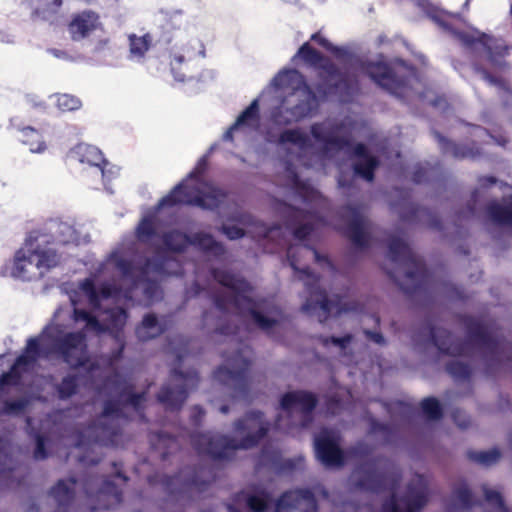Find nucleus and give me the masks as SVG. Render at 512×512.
I'll return each mask as SVG.
<instances>
[{"instance_id":"f257e3e1","label":"nucleus","mask_w":512,"mask_h":512,"mask_svg":"<svg viewBox=\"0 0 512 512\" xmlns=\"http://www.w3.org/2000/svg\"><path fill=\"white\" fill-rule=\"evenodd\" d=\"M300 58L305 64L318 69L321 82L315 85V91L307 83L305 76L297 69H283L272 79L277 90H291L284 97L283 106L273 110L271 118L278 126H288L317 113L320 101L331 95H338L348 101L358 90V81L348 73L340 71L328 57L313 48L309 42L303 43L292 57L294 62Z\"/></svg>"},{"instance_id":"f03ea898","label":"nucleus","mask_w":512,"mask_h":512,"mask_svg":"<svg viewBox=\"0 0 512 512\" xmlns=\"http://www.w3.org/2000/svg\"><path fill=\"white\" fill-rule=\"evenodd\" d=\"M459 320L466 330V341L454 339L447 329L429 326L431 341L441 354L466 356L468 344H472L485 350L483 373L487 377L512 370V345L500 340L489 323L472 315H461Z\"/></svg>"},{"instance_id":"7ed1b4c3","label":"nucleus","mask_w":512,"mask_h":512,"mask_svg":"<svg viewBox=\"0 0 512 512\" xmlns=\"http://www.w3.org/2000/svg\"><path fill=\"white\" fill-rule=\"evenodd\" d=\"M40 357L59 359L72 369L85 367L88 362L86 333L65 331L59 324L45 326L39 337L27 340L24 354L16 359L17 364L28 365Z\"/></svg>"},{"instance_id":"20e7f679","label":"nucleus","mask_w":512,"mask_h":512,"mask_svg":"<svg viewBox=\"0 0 512 512\" xmlns=\"http://www.w3.org/2000/svg\"><path fill=\"white\" fill-rule=\"evenodd\" d=\"M463 43L471 49V64L473 70L480 74L490 85L496 86L509 95H512V88L509 82L495 76V72H505L512 67V46L507 45L503 40L482 34L480 37L464 35Z\"/></svg>"},{"instance_id":"39448f33","label":"nucleus","mask_w":512,"mask_h":512,"mask_svg":"<svg viewBox=\"0 0 512 512\" xmlns=\"http://www.w3.org/2000/svg\"><path fill=\"white\" fill-rule=\"evenodd\" d=\"M62 228L69 229L70 227L64 223L51 220L44 229L32 230L29 233L25 241V247L15 254L14 273L16 276L23 280H31L34 273L29 271L30 266L38 269L39 275H43L44 270H49L58 265L59 256L49 245L56 240L52 231H62Z\"/></svg>"},{"instance_id":"423d86ee","label":"nucleus","mask_w":512,"mask_h":512,"mask_svg":"<svg viewBox=\"0 0 512 512\" xmlns=\"http://www.w3.org/2000/svg\"><path fill=\"white\" fill-rule=\"evenodd\" d=\"M214 280L221 286L233 292L232 296L219 292L213 295V302L218 310L227 312L228 306H233L241 315L248 314L260 329L268 331L278 322L258 311L256 301L249 296L253 287L244 277L234 274L228 270L214 268L211 271Z\"/></svg>"},{"instance_id":"0eeeda50","label":"nucleus","mask_w":512,"mask_h":512,"mask_svg":"<svg viewBox=\"0 0 512 512\" xmlns=\"http://www.w3.org/2000/svg\"><path fill=\"white\" fill-rule=\"evenodd\" d=\"M258 419L250 417L240 420L235 430L237 440L208 433L193 436V444L200 453L208 454L216 459H228L235 450L250 448L265 435L266 430Z\"/></svg>"},{"instance_id":"6e6552de","label":"nucleus","mask_w":512,"mask_h":512,"mask_svg":"<svg viewBox=\"0 0 512 512\" xmlns=\"http://www.w3.org/2000/svg\"><path fill=\"white\" fill-rule=\"evenodd\" d=\"M388 250L392 262L402 263L407 268L406 278L410 283H401L393 272L388 271L387 274L390 279L409 297L427 292L430 273L424 261L399 237H392L389 240Z\"/></svg>"},{"instance_id":"1a4fd4ad","label":"nucleus","mask_w":512,"mask_h":512,"mask_svg":"<svg viewBox=\"0 0 512 512\" xmlns=\"http://www.w3.org/2000/svg\"><path fill=\"white\" fill-rule=\"evenodd\" d=\"M296 250L293 246L287 249V260L291 268L299 274V279L305 281L306 290L310 295L301 309L306 313H312L320 309L323 312V316L319 317L321 323H324L332 312H335L336 315L346 312L348 309L341 304L339 297H336L335 300L328 298L326 291L319 285V277L309 267L300 269L297 266Z\"/></svg>"},{"instance_id":"9d476101","label":"nucleus","mask_w":512,"mask_h":512,"mask_svg":"<svg viewBox=\"0 0 512 512\" xmlns=\"http://www.w3.org/2000/svg\"><path fill=\"white\" fill-rule=\"evenodd\" d=\"M206 188V191H202L183 180L159 200L157 209L162 210L179 205L196 206L207 210L219 208L227 198V193L214 185L207 184Z\"/></svg>"},{"instance_id":"9b49d317","label":"nucleus","mask_w":512,"mask_h":512,"mask_svg":"<svg viewBox=\"0 0 512 512\" xmlns=\"http://www.w3.org/2000/svg\"><path fill=\"white\" fill-rule=\"evenodd\" d=\"M362 70L378 87L396 96L403 94L414 73V68L402 59L370 61Z\"/></svg>"},{"instance_id":"f8f14e48","label":"nucleus","mask_w":512,"mask_h":512,"mask_svg":"<svg viewBox=\"0 0 512 512\" xmlns=\"http://www.w3.org/2000/svg\"><path fill=\"white\" fill-rule=\"evenodd\" d=\"M498 183L502 197L500 200L494 199L489 201L485 206V214L494 225L512 228V186L499 182L494 176H481L478 178V187L472 192L471 200L467 206L469 214H475L476 204L481 192Z\"/></svg>"},{"instance_id":"ddd939ff","label":"nucleus","mask_w":512,"mask_h":512,"mask_svg":"<svg viewBox=\"0 0 512 512\" xmlns=\"http://www.w3.org/2000/svg\"><path fill=\"white\" fill-rule=\"evenodd\" d=\"M468 134L473 138L471 143L462 144L455 143L447 138H445L441 133L435 131L434 136L437 140L440 149L443 154H449L455 159H475L482 154L481 144L487 143V139H492L497 145L505 147L509 139L503 134L499 133L497 135L491 134L487 129L479 126V125H469Z\"/></svg>"},{"instance_id":"4468645a","label":"nucleus","mask_w":512,"mask_h":512,"mask_svg":"<svg viewBox=\"0 0 512 512\" xmlns=\"http://www.w3.org/2000/svg\"><path fill=\"white\" fill-rule=\"evenodd\" d=\"M229 367L219 366L214 371V378L220 383L230 386L235 398L250 400L249 390V369L251 361L243 356L241 351H237L229 359Z\"/></svg>"},{"instance_id":"2eb2a0df","label":"nucleus","mask_w":512,"mask_h":512,"mask_svg":"<svg viewBox=\"0 0 512 512\" xmlns=\"http://www.w3.org/2000/svg\"><path fill=\"white\" fill-rule=\"evenodd\" d=\"M391 489L392 498L384 504L382 512H417L427 502V480L422 475H415L403 498L398 495L396 483L392 484Z\"/></svg>"},{"instance_id":"dca6fc26","label":"nucleus","mask_w":512,"mask_h":512,"mask_svg":"<svg viewBox=\"0 0 512 512\" xmlns=\"http://www.w3.org/2000/svg\"><path fill=\"white\" fill-rule=\"evenodd\" d=\"M172 374L183 383L163 385L157 393V400L166 411L176 412L181 409L188 397V387L197 385L199 377L195 370L183 373L179 369H174Z\"/></svg>"},{"instance_id":"f3484780","label":"nucleus","mask_w":512,"mask_h":512,"mask_svg":"<svg viewBox=\"0 0 512 512\" xmlns=\"http://www.w3.org/2000/svg\"><path fill=\"white\" fill-rule=\"evenodd\" d=\"M180 45H174L170 49V66L175 80L183 82L186 74L181 71V66L197 57H205V45L195 37L180 39Z\"/></svg>"},{"instance_id":"a211bd4d","label":"nucleus","mask_w":512,"mask_h":512,"mask_svg":"<svg viewBox=\"0 0 512 512\" xmlns=\"http://www.w3.org/2000/svg\"><path fill=\"white\" fill-rule=\"evenodd\" d=\"M339 439L338 432L329 429H323L315 436L316 457L326 467H338L343 464L344 454L340 449Z\"/></svg>"},{"instance_id":"6ab92c4d","label":"nucleus","mask_w":512,"mask_h":512,"mask_svg":"<svg viewBox=\"0 0 512 512\" xmlns=\"http://www.w3.org/2000/svg\"><path fill=\"white\" fill-rule=\"evenodd\" d=\"M339 216L347 222L344 235L358 248H367L370 237L365 231L366 220L357 206L345 205L340 208Z\"/></svg>"},{"instance_id":"aec40b11","label":"nucleus","mask_w":512,"mask_h":512,"mask_svg":"<svg viewBox=\"0 0 512 512\" xmlns=\"http://www.w3.org/2000/svg\"><path fill=\"white\" fill-rule=\"evenodd\" d=\"M102 29L100 15L89 9L74 13L67 25L70 38L76 42L86 39Z\"/></svg>"},{"instance_id":"412c9836","label":"nucleus","mask_w":512,"mask_h":512,"mask_svg":"<svg viewBox=\"0 0 512 512\" xmlns=\"http://www.w3.org/2000/svg\"><path fill=\"white\" fill-rule=\"evenodd\" d=\"M319 402L317 395L306 390H294L284 393L280 398V408L287 413L300 412L302 416H311Z\"/></svg>"},{"instance_id":"4be33fe9","label":"nucleus","mask_w":512,"mask_h":512,"mask_svg":"<svg viewBox=\"0 0 512 512\" xmlns=\"http://www.w3.org/2000/svg\"><path fill=\"white\" fill-rule=\"evenodd\" d=\"M312 137L323 144L325 152L349 151L352 147V138L350 136H338L335 129L326 130L323 123H314L310 127Z\"/></svg>"},{"instance_id":"5701e85b","label":"nucleus","mask_w":512,"mask_h":512,"mask_svg":"<svg viewBox=\"0 0 512 512\" xmlns=\"http://www.w3.org/2000/svg\"><path fill=\"white\" fill-rule=\"evenodd\" d=\"M275 512H316V503L309 491L285 493L276 505Z\"/></svg>"},{"instance_id":"b1692460","label":"nucleus","mask_w":512,"mask_h":512,"mask_svg":"<svg viewBox=\"0 0 512 512\" xmlns=\"http://www.w3.org/2000/svg\"><path fill=\"white\" fill-rule=\"evenodd\" d=\"M166 330V320L160 321L154 313H147L136 326L135 334L138 340L146 342L161 336Z\"/></svg>"},{"instance_id":"393cba45","label":"nucleus","mask_w":512,"mask_h":512,"mask_svg":"<svg viewBox=\"0 0 512 512\" xmlns=\"http://www.w3.org/2000/svg\"><path fill=\"white\" fill-rule=\"evenodd\" d=\"M259 121V105L258 100H253L250 105L245 108L237 117L236 121L228 128L223 135L224 141H233L234 132L244 127H254Z\"/></svg>"},{"instance_id":"a878e982","label":"nucleus","mask_w":512,"mask_h":512,"mask_svg":"<svg viewBox=\"0 0 512 512\" xmlns=\"http://www.w3.org/2000/svg\"><path fill=\"white\" fill-rule=\"evenodd\" d=\"M401 416H444L440 401L433 396L426 397L420 402V411L417 407L405 402H399Z\"/></svg>"},{"instance_id":"bb28decb","label":"nucleus","mask_w":512,"mask_h":512,"mask_svg":"<svg viewBox=\"0 0 512 512\" xmlns=\"http://www.w3.org/2000/svg\"><path fill=\"white\" fill-rule=\"evenodd\" d=\"M32 10V17L50 21L60 13L63 0H23Z\"/></svg>"},{"instance_id":"cd10ccee","label":"nucleus","mask_w":512,"mask_h":512,"mask_svg":"<svg viewBox=\"0 0 512 512\" xmlns=\"http://www.w3.org/2000/svg\"><path fill=\"white\" fill-rule=\"evenodd\" d=\"M128 319L127 311L122 307H116L108 312L104 332H108L115 341L125 339L124 328Z\"/></svg>"},{"instance_id":"c85d7f7f","label":"nucleus","mask_w":512,"mask_h":512,"mask_svg":"<svg viewBox=\"0 0 512 512\" xmlns=\"http://www.w3.org/2000/svg\"><path fill=\"white\" fill-rule=\"evenodd\" d=\"M482 505L471 501V494L465 485L459 486L452 495L448 512H479Z\"/></svg>"},{"instance_id":"c756f323","label":"nucleus","mask_w":512,"mask_h":512,"mask_svg":"<svg viewBox=\"0 0 512 512\" xmlns=\"http://www.w3.org/2000/svg\"><path fill=\"white\" fill-rule=\"evenodd\" d=\"M123 408L132 407L136 411L142 408L146 401V392H135L131 384L123 383L114 395Z\"/></svg>"},{"instance_id":"7c9ffc66","label":"nucleus","mask_w":512,"mask_h":512,"mask_svg":"<svg viewBox=\"0 0 512 512\" xmlns=\"http://www.w3.org/2000/svg\"><path fill=\"white\" fill-rule=\"evenodd\" d=\"M190 245L195 246L206 253H212L215 256H222L225 253L223 244L216 241L209 233H194L191 236Z\"/></svg>"},{"instance_id":"2f4dec72","label":"nucleus","mask_w":512,"mask_h":512,"mask_svg":"<svg viewBox=\"0 0 512 512\" xmlns=\"http://www.w3.org/2000/svg\"><path fill=\"white\" fill-rule=\"evenodd\" d=\"M161 238L165 248L174 253H183L190 246L191 236L178 229L163 233Z\"/></svg>"},{"instance_id":"473e14b6","label":"nucleus","mask_w":512,"mask_h":512,"mask_svg":"<svg viewBox=\"0 0 512 512\" xmlns=\"http://www.w3.org/2000/svg\"><path fill=\"white\" fill-rule=\"evenodd\" d=\"M165 276L167 275L165 260L162 258H145L144 262L139 266V276L137 281L150 282L149 275Z\"/></svg>"},{"instance_id":"72a5a7b5","label":"nucleus","mask_w":512,"mask_h":512,"mask_svg":"<svg viewBox=\"0 0 512 512\" xmlns=\"http://www.w3.org/2000/svg\"><path fill=\"white\" fill-rule=\"evenodd\" d=\"M20 141L29 147L31 152H43L46 149V144L43 139L42 133L31 126H26L20 129Z\"/></svg>"},{"instance_id":"f704fd0d","label":"nucleus","mask_w":512,"mask_h":512,"mask_svg":"<svg viewBox=\"0 0 512 512\" xmlns=\"http://www.w3.org/2000/svg\"><path fill=\"white\" fill-rule=\"evenodd\" d=\"M129 39V51L131 58L142 60L152 46L153 38L149 33L142 36L131 34Z\"/></svg>"},{"instance_id":"c9c22d12","label":"nucleus","mask_w":512,"mask_h":512,"mask_svg":"<svg viewBox=\"0 0 512 512\" xmlns=\"http://www.w3.org/2000/svg\"><path fill=\"white\" fill-rule=\"evenodd\" d=\"M380 162L377 157H368L353 164V171L357 176L372 182L375 178V170L378 168Z\"/></svg>"},{"instance_id":"e433bc0d","label":"nucleus","mask_w":512,"mask_h":512,"mask_svg":"<svg viewBox=\"0 0 512 512\" xmlns=\"http://www.w3.org/2000/svg\"><path fill=\"white\" fill-rule=\"evenodd\" d=\"M278 141L280 144L291 143L297 145L301 149H306L311 146L309 137L297 128L281 132Z\"/></svg>"},{"instance_id":"4c0bfd02","label":"nucleus","mask_w":512,"mask_h":512,"mask_svg":"<svg viewBox=\"0 0 512 512\" xmlns=\"http://www.w3.org/2000/svg\"><path fill=\"white\" fill-rule=\"evenodd\" d=\"M291 183L294 192L305 202H311L317 198L318 192L308 183L303 181L295 172L292 173Z\"/></svg>"},{"instance_id":"58836bf2","label":"nucleus","mask_w":512,"mask_h":512,"mask_svg":"<svg viewBox=\"0 0 512 512\" xmlns=\"http://www.w3.org/2000/svg\"><path fill=\"white\" fill-rule=\"evenodd\" d=\"M445 369L456 381L469 380L472 375L471 367L468 364L457 360L448 362Z\"/></svg>"},{"instance_id":"ea45409f","label":"nucleus","mask_w":512,"mask_h":512,"mask_svg":"<svg viewBox=\"0 0 512 512\" xmlns=\"http://www.w3.org/2000/svg\"><path fill=\"white\" fill-rule=\"evenodd\" d=\"M485 496V506L490 508L489 512H507L500 493L487 485L482 487Z\"/></svg>"},{"instance_id":"a19ab883","label":"nucleus","mask_w":512,"mask_h":512,"mask_svg":"<svg viewBox=\"0 0 512 512\" xmlns=\"http://www.w3.org/2000/svg\"><path fill=\"white\" fill-rule=\"evenodd\" d=\"M74 481H59L58 484L52 489L51 494L52 497L59 505H64L67 503L73 495V486Z\"/></svg>"},{"instance_id":"79ce46f5","label":"nucleus","mask_w":512,"mask_h":512,"mask_svg":"<svg viewBox=\"0 0 512 512\" xmlns=\"http://www.w3.org/2000/svg\"><path fill=\"white\" fill-rule=\"evenodd\" d=\"M157 235L156 225L151 217L143 218L136 228V236L142 243H146Z\"/></svg>"},{"instance_id":"37998d69","label":"nucleus","mask_w":512,"mask_h":512,"mask_svg":"<svg viewBox=\"0 0 512 512\" xmlns=\"http://www.w3.org/2000/svg\"><path fill=\"white\" fill-rule=\"evenodd\" d=\"M78 377L76 375H67L62 378L57 386V392L61 399H68L75 395L78 390Z\"/></svg>"},{"instance_id":"c03bdc74","label":"nucleus","mask_w":512,"mask_h":512,"mask_svg":"<svg viewBox=\"0 0 512 512\" xmlns=\"http://www.w3.org/2000/svg\"><path fill=\"white\" fill-rule=\"evenodd\" d=\"M56 105L63 112H71L80 109L82 102L75 95L63 93L56 95Z\"/></svg>"},{"instance_id":"a18cd8bd","label":"nucleus","mask_w":512,"mask_h":512,"mask_svg":"<svg viewBox=\"0 0 512 512\" xmlns=\"http://www.w3.org/2000/svg\"><path fill=\"white\" fill-rule=\"evenodd\" d=\"M436 167L428 163L419 164L412 173V181L416 184L430 182L434 179Z\"/></svg>"},{"instance_id":"49530a36","label":"nucleus","mask_w":512,"mask_h":512,"mask_svg":"<svg viewBox=\"0 0 512 512\" xmlns=\"http://www.w3.org/2000/svg\"><path fill=\"white\" fill-rule=\"evenodd\" d=\"M22 364H17V359L15 363L11 366L9 371L4 372L0 376V390H4L6 387L16 386L19 384L21 379V374L18 370V367Z\"/></svg>"},{"instance_id":"de8ad7c7","label":"nucleus","mask_w":512,"mask_h":512,"mask_svg":"<svg viewBox=\"0 0 512 512\" xmlns=\"http://www.w3.org/2000/svg\"><path fill=\"white\" fill-rule=\"evenodd\" d=\"M470 457L481 465L490 466L499 460L500 452L493 448L487 451L473 452L470 454Z\"/></svg>"},{"instance_id":"09e8293b","label":"nucleus","mask_w":512,"mask_h":512,"mask_svg":"<svg viewBox=\"0 0 512 512\" xmlns=\"http://www.w3.org/2000/svg\"><path fill=\"white\" fill-rule=\"evenodd\" d=\"M115 266L123 276L128 278H135V282H138L137 277L139 276V266H135L131 260L118 257L115 260Z\"/></svg>"},{"instance_id":"8fccbe9b","label":"nucleus","mask_w":512,"mask_h":512,"mask_svg":"<svg viewBox=\"0 0 512 512\" xmlns=\"http://www.w3.org/2000/svg\"><path fill=\"white\" fill-rule=\"evenodd\" d=\"M269 502L267 494L261 493L247 498V505L252 512H265Z\"/></svg>"},{"instance_id":"3c124183","label":"nucleus","mask_w":512,"mask_h":512,"mask_svg":"<svg viewBox=\"0 0 512 512\" xmlns=\"http://www.w3.org/2000/svg\"><path fill=\"white\" fill-rule=\"evenodd\" d=\"M310 40L324 48L325 50L335 54L336 56L340 57L344 54L343 49L334 46L331 42H329L325 37L321 35V33L315 32L311 35Z\"/></svg>"},{"instance_id":"603ef678","label":"nucleus","mask_w":512,"mask_h":512,"mask_svg":"<svg viewBox=\"0 0 512 512\" xmlns=\"http://www.w3.org/2000/svg\"><path fill=\"white\" fill-rule=\"evenodd\" d=\"M353 340L352 334H346L342 337H336V336H320L319 341L322 343L323 346L327 347L329 344H333L335 346L340 347L341 349H345Z\"/></svg>"},{"instance_id":"864d4df0","label":"nucleus","mask_w":512,"mask_h":512,"mask_svg":"<svg viewBox=\"0 0 512 512\" xmlns=\"http://www.w3.org/2000/svg\"><path fill=\"white\" fill-rule=\"evenodd\" d=\"M122 410L123 407L121 406L117 398L113 396L112 398L105 401L103 412L99 416H123L121 414Z\"/></svg>"},{"instance_id":"5fc2aeb1","label":"nucleus","mask_w":512,"mask_h":512,"mask_svg":"<svg viewBox=\"0 0 512 512\" xmlns=\"http://www.w3.org/2000/svg\"><path fill=\"white\" fill-rule=\"evenodd\" d=\"M95 439L94 444L101 443L103 445L113 444L114 443V432L106 427H99L95 429Z\"/></svg>"},{"instance_id":"6e6d98bb","label":"nucleus","mask_w":512,"mask_h":512,"mask_svg":"<svg viewBox=\"0 0 512 512\" xmlns=\"http://www.w3.org/2000/svg\"><path fill=\"white\" fill-rule=\"evenodd\" d=\"M424 212V209L416 204H410L409 207L400 213V217L403 221L413 222L420 217Z\"/></svg>"},{"instance_id":"4d7b16f0","label":"nucleus","mask_w":512,"mask_h":512,"mask_svg":"<svg viewBox=\"0 0 512 512\" xmlns=\"http://www.w3.org/2000/svg\"><path fill=\"white\" fill-rule=\"evenodd\" d=\"M313 231L314 225L312 223H303L292 230V235L295 239L304 241L313 233Z\"/></svg>"},{"instance_id":"13d9d810","label":"nucleus","mask_w":512,"mask_h":512,"mask_svg":"<svg viewBox=\"0 0 512 512\" xmlns=\"http://www.w3.org/2000/svg\"><path fill=\"white\" fill-rule=\"evenodd\" d=\"M120 292V289L110 283H104L102 284L98 289V301L100 299H109L112 297H116Z\"/></svg>"},{"instance_id":"bf43d9fd","label":"nucleus","mask_w":512,"mask_h":512,"mask_svg":"<svg viewBox=\"0 0 512 512\" xmlns=\"http://www.w3.org/2000/svg\"><path fill=\"white\" fill-rule=\"evenodd\" d=\"M383 482L380 476L376 473H368L363 481L358 485L365 489L377 490L378 486Z\"/></svg>"},{"instance_id":"052dcab7","label":"nucleus","mask_w":512,"mask_h":512,"mask_svg":"<svg viewBox=\"0 0 512 512\" xmlns=\"http://www.w3.org/2000/svg\"><path fill=\"white\" fill-rule=\"evenodd\" d=\"M208 168V161L206 156H203L197 162L195 168L189 173L188 178L199 180Z\"/></svg>"},{"instance_id":"680f3d73","label":"nucleus","mask_w":512,"mask_h":512,"mask_svg":"<svg viewBox=\"0 0 512 512\" xmlns=\"http://www.w3.org/2000/svg\"><path fill=\"white\" fill-rule=\"evenodd\" d=\"M220 230L230 240H237L245 236V230L235 225H223Z\"/></svg>"},{"instance_id":"e2e57ef3","label":"nucleus","mask_w":512,"mask_h":512,"mask_svg":"<svg viewBox=\"0 0 512 512\" xmlns=\"http://www.w3.org/2000/svg\"><path fill=\"white\" fill-rule=\"evenodd\" d=\"M81 288L89 296L91 303H98V289L91 279H85Z\"/></svg>"},{"instance_id":"0e129e2a","label":"nucleus","mask_w":512,"mask_h":512,"mask_svg":"<svg viewBox=\"0 0 512 512\" xmlns=\"http://www.w3.org/2000/svg\"><path fill=\"white\" fill-rule=\"evenodd\" d=\"M289 209L291 212L289 215V219H288V221L290 222L289 225L295 221L307 219L311 214L309 211H306V210H303V209H300V208H297L294 206H289Z\"/></svg>"},{"instance_id":"69168bd1","label":"nucleus","mask_w":512,"mask_h":512,"mask_svg":"<svg viewBox=\"0 0 512 512\" xmlns=\"http://www.w3.org/2000/svg\"><path fill=\"white\" fill-rule=\"evenodd\" d=\"M349 151H351L355 157H358L361 160L367 159L368 157H373V155L369 153L367 146L363 143H357L355 145L352 143V147Z\"/></svg>"},{"instance_id":"338daca9","label":"nucleus","mask_w":512,"mask_h":512,"mask_svg":"<svg viewBox=\"0 0 512 512\" xmlns=\"http://www.w3.org/2000/svg\"><path fill=\"white\" fill-rule=\"evenodd\" d=\"M35 440H36V449L34 452V456L36 459H43L46 457V453L44 450L46 438L39 434H36Z\"/></svg>"},{"instance_id":"774afa93","label":"nucleus","mask_w":512,"mask_h":512,"mask_svg":"<svg viewBox=\"0 0 512 512\" xmlns=\"http://www.w3.org/2000/svg\"><path fill=\"white\" fill-rule=\"evenodd\" d=\"M117 344V348L114 349L110 354V361L117 362L123 357V353L126 347L125 339H121V341H115Z\"/></svg>"}]
</instances>
